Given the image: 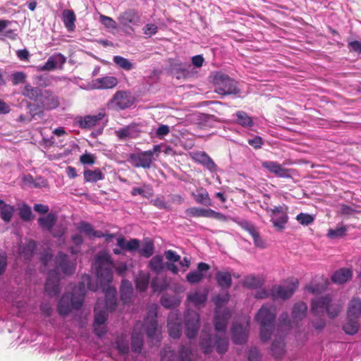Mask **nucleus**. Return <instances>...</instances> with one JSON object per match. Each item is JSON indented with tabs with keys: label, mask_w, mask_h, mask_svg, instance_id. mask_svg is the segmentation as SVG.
Instances as JSON below:
<instances>
[{
	"label": "nucleus",
	"mask_w": 361,
	"mask_h": 361,
	"mask_svg": "<svg viewBox=\"0 0 361 361\" xmlns=\"http://www.w3.org/2000/svg\"><path fill=\"white\" fill-rule=\"evenodd\" d=\"M83 175L86 182L95 183L104 178V175L99 169L94 171L86 169L84 171Z\"/></svg>",
	"instance_id": "obj_34"
},
{
	"label": "nucleus",
	"mask_w": 361,
	"mask_h": 361,
	"mask_svg": "<svg viewBox=\"0 0 361 361\" xmlns=\"http://www.w3.org/2000/svg\"><path fill=\"white\" fill-rule=\"evenodd\" d=\"M353 276V271L348 268H341L336 270L331 277L333 283L343 284L349 281Z\"/></svg>",
	"instance_id": "obj_20"
},
{
	"label": "nucleus",
	"mask_w": 361,
	"mask_h": 361,
	"mask_svg": "<svg viewBox=\"0 0 361 361\" xmlns=\"http://www.w3.org/2000/svg\"><path fill=\"white\" fill-rule=\"evenodd\" d=\"M361 315V300L358 298H353L348 305L347 318H357Z\"/></svg>",
	"instance_id": "obj_25"
},
{
	"label": "nucleus",
	"mask_w": 361,
	"mask_h": 361,
	"mask_svg": "<svg viewBox=\"0 0 361 361\" xmlns=\"http://www.w3.org/2000/svg\"><path fill=\"white\" fill-rule=\"evenodd\" d=\"M0 217L6 223L11 221L15 209L13 206L6 204L4 202L0 200Z\"/></svg>",
	"instance_id": "obj_32"
},
{
	"label": "nucleus",
	"mask_w": 361,
	"mask_h": 361,
	"mask_svg": "<svg viewBox=\"0 0 361 361\" xmlns=\"http://www.w3.org/2000/svg\"><path fill=\"white\" fill-rule=\"evenodd\" d=\"M107 319V313L106 310L98 311L97 307H94V322L99 324H105Z\"/></svg>",
	"instance_id": "obj_53"
},
{
	"label": "nucleus",
	"mask_w": 361,
	"mask_h": 361,
	"mask_svg": "<svg viewBox=\"0 0 361 361\" xmlns=\"http://www.w3.org/2000/svg\"><path fill=\"white\" fill-rule=\"evenodd\" d=\"M131 195L133 196H136L137 195H142L145 197H150L153 195V190L152 188L147 187L146 190H144L141 188H133L131 190Z\"/></svg>",
	"instance_id": "obj_52"
},
{
	"label": "nucleus",
	"mask_w": 361,
	"mask_h": 361,
	"mask_svg": "<svg viewBox=\"0 0 361 361\" xmlns=\"http://www.w3.org/2000/svg\"><path fill=\"white\" fill-rule=\"evenodd\" d=\"M59 281L60 279L58 271L53 269L48 272L44 289L50 296H55L59 293Z\"/></svg>",
	"instance_id": "obj_14"
},
{
	"label": "nucleus",
	"mask_w": 361,
	"mask_h": 361,
	"mask_svg": "<svg viewBox=\"0 0 361 361\" xmlns=\"http://www.w3.org/2000/svg\"><path fill=\"white\" fill-rule=\"evenodd\" d=\"M169 336L173 338H178L181 335V318L179 314L171 312L168 317L167 324Z\"/></svg>",
	"instance_id": "obj_16"
},
{
	"label": "nucleus",
	"mask_w": 361,
	"mask_h": 361,
	"mask_svg": "<svg viewBox=\"0 0 361 361\" xmlns=\"http://www.w3.org/2000/svg\"><path fill=\"white\" fill-rule=\"evenodd\" d=\"M56 270L61 269L62 272L67 276L73 275L76 269L75 259L70 260L68 256L62 252H59L55 258Z\"/></svg>",
	"instance_id": "obj_11"
},
{
	"label": "nucleus",
	"mask_w": 361,
	"mask_h": 361,
	"mask_svg": "<svg viewBox=\"0 0 361 361\" xmlns=\"http://www.w3.org/2000/svg\"><path fill=\"white\" fill-rule=\"evenodd\" d=\"M76 17L72 10L66 9L63 11V22L68 31H73L75 25Z\"/></svg>",
	"instance_id": "obj_31"
},
{
	"label": "nucleus",
	"mask_w": 361,
	"mask_h": 361,
	"mask_svg": "<svg viewBox=\"0 0 361 361\" xmlns=\"http://www.w3.org/2000/svg\"><path fill=\"white\" fill-rule=\"evenodd\" d=\"M143 346L142 335L134 329L131 338V348L135 353H140Z\"/></svg>",
	"instance_id": "obj_37"
},
{
	"label": "nucleus",
	"mask_w": 361,
	"mask_h": 361,
	"mask_svg": "<svg viewBox=\"0 0 361 361\" xmlns=\"http://www.w3.org/2000/svg\"><path fill=\"white\" fill-rule=\"evenodd\" d=\"M104 116L105 114L102 112H99L95 115L86 116L78 121V125L81 128H92L98 125L99 121L104 118Z\"/></svg>",
	"instance_id": "obj_18"
},
{
	"label": "nucleus",
	"mask_w": 361,
	"mask_h": 361,
	"mask_svg": "<svg viewBox=\"0 0 361 361\" xmlns=\"http://www.w3.org/2000/svg\"><path fill=\"white\" fill-rule=\"evenodd\" d=\"M273 326H269L268 325L261 326L260 338L262 341H267L270 339Z\"/></svg>",
	"instance_id": "obj_59"
},
{
	"label": "nucleus",
	"mask_w": 361,
	"mask_h": 361,
	"mask_svg": "<svg viewBox=\"0 0 361 361\" xmlns=\"http://www.w3.org/2000/svg\"><path fill=\"white\" fill-rule=\"evenodd\" d=\"M43 90L37 87H32L30 84L24 86L22 94L30 100L38 102Z\"/></svg>",
	"instance_id": "obj_23"
},
{
	"label": "nucleus",
	"mask_w": 361,
	"mask_h": 361,
	"mask_svg": "<svg viewBox=\"0 0 361 361\" xmlns=\"http://www.w3.org/2000/svg\"><path fill=\"white\" fill-rule=\"evenodd\" d=\"M264 282V281L261 276L248 275L244 278L242 284L244 287H247L248 288H257L261 287Z\"/></svg>",
	"instance_id": "obj_30"
},
{
	"label": "nucleus",
	"mask_w": 361,
	"mask_h": 361,
	"mask_svg": "<svg viewBox=\"0 0 361 361\" xmlns=\"http://www.w3.org/2000/svg\"><path fill=\"white\" fill-rule=\"evenodd\" d=\"M35 249V243L33 240H30L26 245L20 247V252L26 259H30L32 257Z\"/></svg>",
	"instance_id": "obj_46"
},
{
	"label": "nucleus",
	"mask_w": 361,
	"mask_h": 361,
	"mask_svg": "<svg viewBox=\"0 0 361 361\" xmlns=\"http://www.w3.org/2000/svg\"><path fill=\"white\" fill-rule=\"evenodd\" d=\"M185 335L191 339L197 336L200 329V316L195 311H188L185 314Z\"/></svg>",
	"instance_id": "obj_9"
},
{
	"label": "nucleus",
	"mask_w": 361,
	"mask_h": 361,
	"mask_svg": "<svg viewBox=\"0 0 361 361\" xmlns=\"http://www.w3.org/2000/svg\"><path fill=\"white\" fill-rule=\"evenodd\" d=\"M191 196L199 204H202L206 207L212 206V200L210 198L207 190L203 187H199L195 192H192Z\"/></svg>",
	"instance_id": "obj_19"
},
{
	"label": "nucleus",
	"mask_w": 361,
	"mask_h": 361,
	"mask_svg": "<svg viewBox=\"0 0 361 361\" xmlns=\"http://www.w3.org/2000/svg\"><path fill=\"white\" fill-rule=\"evenodd\" d=\"M295 219L302 226H308L312 224L314 218L312 215L307 213H300L296 216Z\"/></svg>",
	"instance_id": "obj_49"
},
{
	"label": "nucleus",
	"mask_w": 361,
	"mask_h": 361,
	"mask_svg": "<svg viewBox=\"0 0 361 361\" xmlns=\"http://www.w3.org/2000/svg\"><path fill=\"white\" fill-rule=\"evenodd\" d=\"M214 91L219 94L227 95L237 94L239 91L235 82L228 75L217 73L213 78Z\"/></svg>",
	"instance_id": "obj_5"
},
{
	"label": "nucleus",
	"mask_w": 361,
	"mask_h": 361,
	"mask_svg": "<svg viewBox=\"0 0 361 361\" xmlns=\"http://www.w3.org/2000/svg\"><path fill=\"white\" fill-rule=\"evenodd\" d=\"M60 104L59 98L50 90H43L36 105L29 104L27 108L32 118H42L44 111L56 109Z\"/></svg>",
	"instance_id": "obj_3"
},
{
	"label": "nucleus",
	"mask_w": 361,
	"mask_h": 361,
	"mask_svg": "<svg viewBox=\"0 0 361 361\" xmlns=\"http://www.w3.org/2000/svg\"><path fill=\"white\" fill-rule=\"evenodd\" d=\"M271 351L272 355L276 359H281L286 353L285 343L283 340L280 338L274 339L271 343Z\"/></svg>",
	"instance_id": "obj_26"
},
{
	"label": "nucleus",
	"mask_w": 361,
	"mask_h": 361,
	"mask_svg": "<svg viewBox=\"0 0 361 361\" xmlns=\"http://www.w3.org/2000/svg\"><path fill=\"white\" fill-rule=\"evenodd\" d=\"M359 327L358 319L352 317L347 318V322L343 324V329L347 334L354 335L358 331Z\"/></svg>",
	"instance_id": "obj_36"
},
{
	"label": "nucleus",
	"mask_w": 361,
	"mask_h": 361,
	"mask_svg": "<svg viewBox=\"0 0 361 361\" xmlns=\"http://www.w3.org/2000/svg\"><path fill=\"white\" fill-rule=\"evenodd\" d=\"M57 221V216L54 213H48L46 216H40L38 220L39 226L42 228L51 232Z\"/></svg>",
	"instance_id": "obj_22"
},
{
	"label": "nucleus",
	"mask_w": 361,
	"mask_h": 361,
	"mask_svg": "<svg viewBox=\"0 0 361 361\" xmlns=\"http://www.w3.org/2000/svg\"><path fill=\"white\" fill-rule=\"evenodd\" d=\"M307 306L304 302H296L292 310L293 322L298 325L307 315Z\"/></svg>",
	"instance_id": "obj_21"
},
{
	"label": "nucleus",
	"mask_w": 361,
	"mask_h": 361,
	"mask_svg": "<svg viewBox=\"0 0 361 361\" xmlns=\"http://www.w3.org/2000/svg\"><path fill=\"white\" fill-rule=\"evenodd\" d=\"M238 225H240L243 229L247 231L250 235H256V228L255 226L250 222L247 220H242L238 222Z\"/></svg>",
	"instance_id": "obj_62"
},
{
	"label": "nucleus",
	"mask_w": 361,
	"mask_h": 361,
	"mask_svg": "<svg viewBox=\"0 0 361 361\" xmlns=\"http://www.w3.org/2000/svg\"><path fill=\"white\" fill-rule=\"evenodd\" d=\"M231 335L233 343L235 344L245 343L248 337V328L242 324H234L231 329Z\"/></svg>",
	"instance_id": "obj_17"
},
{
	"label": "nucleus",
	"mask_w": 361,
	"mask_h": 361,
	"mask_svg": "<svg viewBox=\"0 0 361 361\" xmlns=\"http://www.w3.org/2000/svg\"><path fill=\"white\" fill-rule=\"evenodd\" d=\"M200 345L204 353L207 354V353H209L210 352H212V340H211V338L209 336H207V338L202 336L201 339H200Z\"/></svg>",
	"instance_id": "obj_55"
},
{
	"label": "nucleus",
	"mask_w": 361,
	"mask_h": 361,
	"mask_svg": "<svg viewBox=\"0 0 361 361\" xmlns=\"http://www.w3.org/2000/svg\"><path fill=\"white\" fill-rule=\"evenodd\" d=\"M218 286L223 289H228L232 284L231 275L228 271H218L216 274Z\"/></svg>",
	"instance_id": "obj_28"
},
{
	"label": "nucleus",
	"mask_w": 361,
	"mask_h": 361,
	"mask_svg": "<svg viewBox=\"0 0 361 361\" xmlns=\"http://www.w3.org/2000/svg\"><path fill=\"white\" fill-rule=\"evenodd\" d=\"M157 305H152L149 306L147 310V316L145 319V322H152L153 320H157Z\"/></svg>",
	"instance_id": "obj_60"
},
{
	"label": "nucleus",
	"mask_w": 361,
	"mask_h": 361,
	"mask_svg": "<svg viewBox=\"0 0 361 361\" xmlns=\"http://www.w3.org/2000/svg\"><path fill=\"white\" fill-rule=\"evenodd\" d=\"M343 305L339 300H333L329 294L316 298L311 302V312L314 316H323L324 312L331 319L340 314Z\"/></svg>",
	"instance_id": "obj_2"
},
{
	"label": "nucleus",
	"mask_w": 361,
	"mask_h": 361,
	"mask_svg": "<svg viewBox=\"0 0 361 361\" xmlns=\"http://www.w3.org/2000/svg\"><path fill=\"white\" fill-rule=\"evenodd\" d=\"M78 230L89 237L102 238L104 236L102 231H95L90 224L85 221L80 223Z\"/></svg>",
	"instance_id": "obj_29"
},
{
	"label": "nucleus",
	"mask_w": 361,
	"mask_h": 361,
	"mask_svg": "<svg viewBox=\"0 0 361 361\" xmlns=\"http://www.w3.org/2000/svg\"><path fill=\"white\" fill-rule=\"evenodd\" d=\"M298 286L297 280L291 281L287 286L275 285L271 289V295L274 299L286 300L290 298Z\"/></svg>",
	"instance_id": "obj_10"
},
{
	"label": "nucleus",
	"mask_w": 361,
	"mask_h": 361,
	"mask_svg": "<svg viewBox=\"0 0 361 361\" xmlns=\"http://www.w3.org/2000/svg\"><path fill=\"white\" fill-rule=\"evenodd\" d=\"M135 100L134 96L130 92L119 90L114 94L109 102L114 108L124 110L130 108L134 104Z\"/></svg>",
	"instance_id": "obj_6"
},
{
	"label": "nucleus",
	"mask_w": 361,
	"mask_h": 361,
	"mask_svg": "<svg viewBox=\"0 0 361 361\" xmlns=\"http://www.w3.org/2000/svg\"><path fill=\"white\" fill-rule=\"evenodd\" d=\"M113 61L118 66L125 71H130L134 68L133 64L128 59L123 56H115L113 58Z\"/></svg>",
	"instance_id": "obj_41"
},
{
	"label": "nucleus",
	"mask_w": 361,
	"mask_h": 361,
	"mask_svg": "<svg viewBox=\"0 0 361 361\" xmlns=\"http://www.w3.org/2000/svg\"><path fill=\"white\" fill-rule=\"evenodd\" d=\"M152 152H142L137 154H130L129 161L135 168L149 169L152 164Z\"/></svg>",
	"instance_id": "obj_13"
},
{
	"label": "nucleus",
	"mask_w": 361,
	"mask_h": 361,
	"mask_svg": "<svg viewBox=\"0 0 361 361\" xmlns=\"http://www.w3.org/2000/svg\"><path fill=\"white\" fill-rule=\"evenodd\" d=\"M204 276L202 273H200V271H193L189 272L186 276L187 281L192 284L197 283L200 282Z\"/></svg>",
	"instance_id": "obj_56"
},
{
	"label": "nucleus",
	"mask_w": 361,
	"mask_h": 361,
	"mask_svg": "<svg viewBox=\"0 0 361 361\" xmlns=\"http://www.w3.org/2000/svg\"><path fill=\"white\" fill-rule=\"evenodd\" d=\"M161 361H174V352L169 348H165L161 353Z\"/></svg>",
	"instance_id": "obj_64"
},
{
	"label": "nucleus",
	"mask_w": 361,
	"mask_h": 361,
	"mask_svg": "<svg viewBox=\"0 0 361 361\" xmlns=\"http://www.w3.org/2000/svg\"><path fill=\"white\" fill-rule=\"evenodd\" d=\"M230 317L228 312H224L223 316L221 317L217 312L214 317V328L216 331L219 333H225L227 326V320Z\"/></svg>",
	"instance_id": "obj_27"
},
{
	"label": "nucleus",
	"mask_w": 361,
	"mask_h": 361,
	"mask_svg": "<svg viewBox=\"0 0 361 361\" xmlns=\"http://www.w3.org/2000/svg\"><path fill=\"white\" fill-rule=\"evenodd\" d=\"M119 23L127 27L138 25L140 22V16L134 9H128L120 14L118 18Z\"/></svg>",
	"instance_id": "obj_15"
},
{
	"label": "nucleus",
	"mask_w": 361,
	"mask_h": 361,
	"mask_svg": "<svg viewBox=\"0 0 361 361\" xmlns=\"http://www.w3.org/2000/svg\"><path fill=\"white\" fill-rule=\"evenodd\" d=\"M116 348L121 354H127L129 350L128 343L123 338H118L116 341Z\"/></svg>",
	"instance_id": "obj_54"
},
{
	"label": "nucleus",
	"mask_w": 361,
	"mask_h": 361,
	"mask_svg": "<svg viewBox=\"0 0 361 361\" xmlns=\"http://www.w3.org/2000/svg\"><path fill=\"white\" fill-rule=\"evenodd\" d=\"M146 326V334L149 338H154L157 331V320H153L152 322H145Z\"/></svg>",
	"instance_id": "obj_51"
},
{
	"label": "nucleus",
	"mask_w": 361,
	"mask_h": 361,
	"mask_svg": "<svg viewBox=\"0 0 361 361\" xmlns=\"http://www.w3.org/2000/svg\"><path fill=\"white\" fill-rule=\"evenodd\" d=\"M347 228L345 226L330 228L328 230L327 235L330 238H338L345 235Z\"/></svg>",
	"instance_id": "obj_47"
},
{
	"label": "nucleus",
	"mask_w": 361,
	"mask_h": 361,
	"mask_svg": "<svg viewBox=\"0 0 361 361\" xmlns=\"http://www.w3.org/2000/svg\"><path fill=\"white\" fill-rule=\"evenodd\" d=\"M121 299L123 303H129L133 295V287L131 283L127 279H123L120 287Z\"/></svg>",
	"instance_id": "obj_24"
},
{
	"label": "nucleus",
	"mask_w": 361,
	"mask_h": 361,
	"mask_svg": "<svg viewBox=\"0 0 361 361\" xmlns=\"http://www.w3.org/2000/svg\"><path fill=\"white\" fill-rule=\"evenodd\" d=\"M97 87L100 89H111L118 84L117 78L114 76H106L97 78L96 80Z\"/></svg>",
	"instance_id": "obj_33"
},
{
	"label": "nucleus",
	"mask_w": 361,
	"mask_h": 361,
	"mask_svg": "<svg viewBox=\"0 0 361 361\" xmlns=\"http://www.w3.org/2000/svg\"><path fill=\"white\" fill-rule=\"evenodd\" d=\"M288 207L285 204L275 207L271 210V221L279 231H283L288 221Z\"/></svg>",
	"instance_id": "obj_7"
},
{
	"label": "nucleus",
	"mask_w": 361,
	"mask_h": 361,
	"mask_svg": "<svg viewBox=\"0 0 361 361\" xmlns=\"http://www.w3.org/2000/svg\"><path fill=\"white\" fill-rule=\"evenodd\" d=\"M154 250V243L151 240L145 241L142 247H140V249L138 248V252L140 255L147 258L151 257L153 255Z\"/></svg>",
	"instance_id": "obj_43"
},
{
	"label": "nucleus",
	"mask_w": 361,
	"mask_h": 361,
	"mask_svg": "<svg viewBox=\"0 0 361 361\" xmlns=\"http://www.w3.org/2000/svg\"><path fill=\"white\" fill-rule=\"evenodd\" d=\"M149 283V279L146 276H140L136 279L135 285L137 290L140 291H145L147 288Z\"/></svg>",
	"instance_id": "obj_61"
},
{
	"label": "nucleus",
	"mask_w": 361,
	"mask_h": 361,
	"mask_svg": "<svg viewBox=\"0 0 361 361\" xmlns=\"http://www.w3.org/2000/svg\"><path fill=\"white\" fill-rule=\"evenodd\" d=\"M207 295L198 291L190 293L188 295V300L195 305L204 304L207 300Z\"/></svg>",
	"instance_id": "obj_38"
},
{
	"label": "nucleus",
	"mask_w": 361,
	"mask_h": 361,
	"mask_svg": "<svg viewBox=\"0 0 361 361\" xmlns=\"http://www.w3.org/2000/svg\"><path fill=\"white\" fill-rule=\"evenodd\" d=\"M280 165L279 163L274 161H264L262 163V166L273 174L276 173Z\"/></svg>",
	"instance_id": "obj_58"
},
{
	"label": "nucleus",
	"mask_w": 361,
	"mask_h": 361,
	"mask_svg": "<svg viewBox=\"0 0 361 361\" xmlns=\"http://www.w3.org/2000/svg\"><path fill=\"white\" fill-rule=\"evenodd\" d=\"M276 314L275 307L263 305L258 311L256 319L260 324V326L268 325L271 326H274Z\"/></svg>",
	"instance_id": "obj_12"
},
{
	"label": "nucleus",
	"mask_w": 361,
	"mask_h": 361,
	"mask_svg": "<svg viewBox=\"0 0 361 361\" xmlns=\"http://www.w3.org/2000/svg\"><path fill=\"white\" fill-rule=\"evenodd\" d=\"M185 214L190 217L212 218L220 221H226L228 218L224 214L216 212L212 209H204L192 207L185 210Z\"/></svg>",
	"instance_id": "obj_8"
},
{
	"label": "nucleus",
	"mask_w": 361,
	"mask_h": 361,
	"mask_svg": "<svg viewBox=\"0 0 361 361\" xmlns=\"http://www.w3.org/2000/svg\"><path fill=\"white\" fill-rule=\"evenodd\" d=\"M116 289L111 287L108 288V293L106 295L105 305L107 310L112 311L116 306V300L115 298Z\"/></svg>",
	"instance_id": "obj_39"
},
{
	"label": "nucleus",
	"mask_w": 361,
	"mask_h": 361,
	"mask_svg": "<svg viewBox=\"0 0 361 361\" xmlns=\"http://www.w3.org/2000/svg\"><path fill=\"white\" fill-rule=\"evenodd\" d=\"M26 75L23 72H15L12 75V82L13 85L23 83L25 81Z\"/></svg>",
	"instance_id": "obj_63"
},
{
	"label": "nucleus",
	"mask_w": 361,
	"mask_h": 361,
	"mask_svg": "<svg viewBox=\"0 0 361 361\" xmlns=\"http://www.w3.org/2000/svg\"><path fill=\"white\" fill-rule=\"evenodd\" d=\"M82 280L71 292L66 293L59 300L57 310L60 315L66 316L73 310L81 308L86 294L85 283H89L91 278L89 275L85 274Z\"/></svg>",
	"instance_id": "obj_1"
},
{
	"label": "nucleus",
	"mask_w": 361,
	"mask_h": 361,
	"mask_svg": "<svg viewBox=\"0 0 361 361\" xmlns=\"http://www.w3.org/2000/svg\"><path fill=\"white\" fill-rule=\"evenodd\" d=\"M94 267L96 275L102 285L110 283L113 280L114 264L107 254L96 257Z\"/></svg>",
	"instance_id": "obj_4"
},
{
	"label": "nucleus",
	"mask_w": 361,
	"mask_h": 361,
	"mask_svg": "<svg viewBox=\"0 0 361 361\" xmlns=\"http://www.w3.org/2000/svg\"><path fill=\"white\" fill-rule=\"evenodd\" d=\"M19 216L25 221H28L32 218V211L30 207L24 204L19 207Z\"/></svg>",
	"instance_id": "obj_50"
},
{
	"label": "nucleus",
	"mask_w": 361,
	"mask_h": 361,
	"mask_svg": "<svg viewBox=\"0 0 361 361\" xmlns=\"http://www.w3.org/2000/svg\"><path fill=\"white\" fill-rule=\"evenodd\" d=\"M237 123L243 127H251L253 126L252 118L245 111H239L236 113Z\"/></svg>",
	"instance_id": "obj_42"
},
{
	"label": "nucleus",
	"mask_w": 361,
	"mask_h": 361,
	"mask_svg": "<svg viewBox=\"0 0 361 361\" xmlns=\"http://www.w3.org/2000/svg\"><path fill=\"white\" fill-rule=\"evenodd\" d=\"M279 326L281 329H290L292 327L291 321L289 319L288 312L282 313L279 317Z\"/></svg>",
	"instance_id": "obj_57"
},
{
	"label": "nucleus",
	"mask_w": 361,
	"mask_h": 361,
	"mask_svg": "<svg viewBox=\"0 0 361 361\" xmlns=\"http://www.w3.org/2000/svg\"><path fill=\"white\" fill-rule=\"evenodd\" d=\"M195 160L203 166H206L208 169L212 170L216 167V164L211 157L204 152L196 153L195 154Z\"/></svg>",
	"instance_id": "obj_35"
},
{
	"label": "nucleus",
	"mask_w": 361,
	"mask_h": 361,
	"mask_svg": "<svg viewBox=\"0 0 361 361\" xmlns=\"http://www.w3.org/2000/svg\"><path fill=\"white\" fill-rule=\"evenodd\" d=\"M149 267L155 273H159L164 269L163 258L160 255L153 257L149 263Z\"/></svg>",
	"instance_id": "obj_40"
},
{
	"label": "nucleus",
	"mask_w": 361,
	"mask_h": 361,
	"mask_svg": "<svg viewBox=\"0 0 361 361\" xmlns=\"http://www.w3.org/2000/svg\"><path fill=\"white\" fill-rule=\"evenodd\" d=\"M216 351L220 354L225 353L228 348V340L227 338L217 337L216 342Z\"/></svg>",
	"instance_id": "obj_48"
},
{
	"label": "nucleus",
	"mask_w": 361,
	"mask_h": 361,
	"mask_svg": "<svg viewBox=\"0 0 361 361\" xmlns=\"http://www.w3.org/2000/svg\"><path fill=\"white\" fill-rule=\"evenodd\" d=\"M151 203L159 209L171 210V205L166 202L164 197L162 195L157 196L156 198L151 200Z\"/></svg>",
	"instance_id": "obj_45"
},
{
	"label": "nucleus",
	"mask_w": 361,
	"mask_h": 361,
	"mask_svg": "<svg viewBox=\"0 0 361 361\" xmlns=\"http://www.w3.org/2000/svg\"><path fill=\"white\" fill-rule=\"evenodd\" d=\"M192 354L190 347L182 345L178 351V361H192Z\"/></svg>",
	"instance_id": "obj_44"
}]
</instances>
